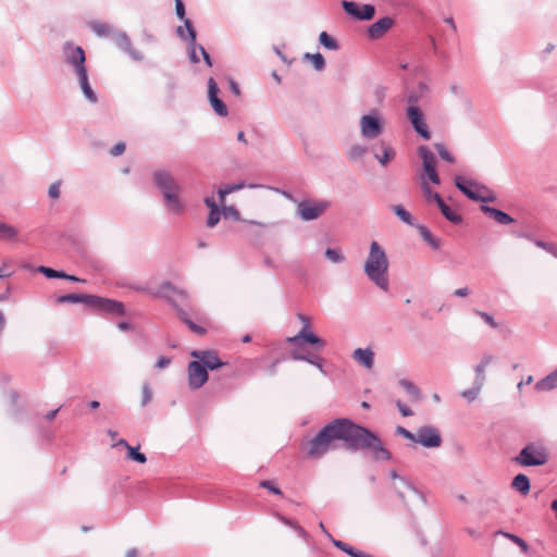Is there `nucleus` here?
Here are the masks:
<instances>
[{"label": "nucleus", "instance_id": "obj_48", "mask_svg": "<svg viewBox=\"0 0 557 557\" xmlns=\"http://www.w3.org/2000/svg\"><path fill=\"white\" fill-rule=\"evenodd\" d=\"M83 294H67L60 296L58 298V302H72V304H78L82 300Z\"/></svg>", "mask_w": 557, "mask_h": 557}, {"label": "nucleus", "instance_id": "obj_25", "mask_svg": "<svg viewBox=\"0 0 557 557\" xmlns=\"http://www.w3.org/2000/svg\"><path fill=\"white\" fill-rule=\"evenodd\" d=\"M511 486L522 495H528L530 492V480L525 474L520 473L513 478Z\"/></svg>", "mask_w": 557, "mask_h": 557}, {"label": "nucleus", "instance_id": "obj_19", "mask_svg": "<svg viewBox=\"0 0 557 557\" xmlns=\"http://www.w3.org/2000/svg\"><path fill=\"white\" fill-rule=\"evenodd\" d=\"M481 210L499 224L507 225L513 222V219L502 210L488 206H482Z\"/></svg>", "mask_w": 557, "mask_h": 557}, {"label": "nucleus", "instance_id": "obj_16", "mask_svg": "<svg viewBox=\"0 0 557 557\" xmlns=\"http://www.w3.org/2000/svg\"><path fill=\"white\" fill-rule=\"evenodd\" d=\"M219 87L213 78L208 81V96L210 103L216 114L225 116L227 114V108L224 102L218 97Z\"/></svg>", "mask_w": 557, "mask_h": 557}, {"label": "nucleus", "instance_id": "obj_28", "mask_svg": "<svg viewBox=\"0 0 557 557\" xmlns=\"http://www.w3.org/2000/svg\"><path fill=\"white\" fill-rule=\"evenodd\" d=\"M492 361H493V357L492 356H485L482 359V361L475 368L476 381H478L480 386L483 385L484 380H485V375H484L485 369H486L487 366H490L492 363Z\"/></svg>", "mask_w": 557, "mask_h": 557}, {"label": "nucleus", "instance_id": "obj_41", "mask_svg": "<svg viewBox=\"0 0 557 557\" xmlns=\"http://www.w3.org/2000/svg\"><path fill=\"white\" fill-rule=\"evenodd\" d=\"M39 272L45 274L47 277H50V278H62V277H66V274L64 272H61V271H57V270H53L51 268H47V267H39Z\"/></svg>", "mask_w": 557, "mask_h": 557}, {"label": "nucleus", "instance_id": "obj_10", "mask_svg": "<svg viewBox=\"0 0 557 557\" xmlns=\"http://www.w3.org/2000/svg\"><path fill=\"white\" fill-rule=\"evenodd\" d=\"M207 381V369L198 360L191 361L188 364V384L190 388H200Z\"/></svg>", "mask_w": 557, "mask_h": 557}, {"label": "nucleus", "instance_id": "obj_33", "mask_svg": "<svg viewBox=\"0 0 557 557\" xmlns=\"http://www.w3.org/2000/svg\"><path fill=\"white\" fill-rule=\"evenodd\" d=\"M185 30H187L189 42L196 41V30L188 18H184V27L180 26L177 29V33L182 38H184Z\"/></svg>", "mask_w": 557, "mask_h": 557}, {"label": "nucleus", "instance_id": "obj_20", "mask_svg": "<svg viewBox=\"0 0 557 557\" xmlns=\"http://www.w3.org/2000/svg\"><path fill=\"white\" fill-rule=\"evenodd\" d=\"M374 157L382 165H386L395 157L394 149L385 143H380L374 152Z\"/></svg>", "mask_w": 557, "mask_h": 557}, {"label": "nucleus", "instance_id": "obj_5", "mask_svg": "<svg viewBox=\"0 0 557 557\" xmlns=\"http://www.w3.org/2000/svg\"><path fill=\"white\" fill-rule=\"evenodd\" d=\"M389 476L394 481L393 488L398 493L400 499L406 504L423 502V496L405 479L398 476L395 470L389 472Z\"/></svg>", "mask_w": 557, "mask_h": 557}, {"label": "nucleus", "instance_id": "obj_59", "mask_svg": "<svg viewBox=\"0 0 557 557\" xmlns=\"http://www.w3.org/2000/svg\"><path fill=\"white\" fill-rule=\"evenodd\" d=\"M396 432L397 434H400L403 435L404 437L410 440V441H413L414 442V437H416V434L411 433L410 431H408L407 429L403 428V426H398L396 429Z\"/></svg>", "mask_w": 557, "mask_h": 557}, {"label": "nucleus", "instance_id": "obj_58", "mask_svg": "<svg viewBox=\"0 0 557 557\" xmlns=\"http://www.w3.org/2000/svg\"><path fill=\"white\" fill-rule=\"evenodd\" d=\"M48 194L53 199L59 198V196H60V184L59 183H53L52 185H50Z\"/></svg>", "mask_w": 557, "mask_h": 557}, {"label": "nucleus", "instance_id": "obj_2", "mask_svg": "<svg viewBox=\"0 0 557 557\" xmlns=\"http://www.w3.org/2000/svg\"><path fill=\"white\" fill-rule=\"evenodd\" d=\"M364 273L381 289H388V259L377 242H372L364 263Z\"/></svg>", "mask_w": 557, "mask_h": 557}, {"label": "nucleus", "instance_id": "obj_49", "mask_svg": "<svg viewBox=\"0 0 557 557\" xmlns=\"http://www.w3.org/2000/svg\"><path fill=\"white\" fill-rule=\"evenodd\" d=\"M222 206V214L224 218H234L235 220L239 219V213L234 207H227L225 206V202Z\"/></svg>", "mask_w": 557, "mask_h": 557}, {"label": "nucleus", "instance_id": "obj_50", "mask_svg": "<svg viewBox=\"0 0 557 557\" xmlns=\"http://www.w3.org/2000/svg\"><path fill=\"white\" fill-rule=\"evenodd\" d=\"M259 485L275 495H282V491L270 480L261 481Z\"/></svg>", "mask_w": 557, "mask_h": 557}, {"label": "nucleus", "instance_id": "obj_46", "mask_svg": "<svg viewBox=\"0 0 557 557\" xmlns=\"http://www.w3.org/2000/svg\"><path fill=\"white\" fill-rule=\"evenodd\" d=\"M421 187H422L425 198L429 201L434 200V195H438L437 193H434L431 190L429 183H428V178H425V176H421Z\"/></svg>", "mask_w": 557, "mask_h": 557}, {"label": "nucleus", "instance_id": "obj_57", "mask_svg": "<svg viewBox=\"0 0 557 557\" xmlns=\"http://www.w3.org/2000/svg\"><path fill=\"white\" fill-rule=\"evenodd\" d=\"M185 321V323L189 326V329L199 334V335H203L206 333V330L202 327V326H199L197 324H195L194 322L187 320V319H183Z\"/></svg>", "mask_w": 557, "mask_h": 557}, {"label": "nucleus", "instance_id": "obj_15", "mask_svg": "<svg viewBox=\"0 0 557 557\" xmlns=\"http://www.w3.org/2000/svg\"><path fill=\"white\" fill-rule=\"evenodd\" d=\"M407 116L413 125L417 133H419L424 139H430L431 134L423 120L421 110L417 107L410 106L407 110Z\"/></svg>", "mask_w": 557, "mask_h": 557}, {"label": "nucleus", "instance_id": "obj_38", "mask_svg": "<svg viewBox=\"0 0 557 557\" xmlns=\"http://www.w3.org/2000/svg\"><path fill=\"white\" fill-rule=\"evenodd\" d=\"M276 517H277V519H278L280 521H282L284 524H286V525H288V527L293 528V529H294V530H295V531H296L300 536H302V537H306V536H307V532H306V530H305L302 527H300L296 521H293V520H290V519H287V518H285V517H283V516H281V515H278V513L276 515Z\"/></svg>", "mask_w": 557, "mask_h": 557}, {"label": "nucleus", "instance_id": "obj_37", "mask_svg": "<svg viewBox=\"0 0 557 557\" xmlns=\"http://www.w3.org/2000/svg\"><path fill=\"white\" fill-rule=\"evenodd\" d=\"M419 232L421 237L434 249H438L441 247V242L434 238L431 232L425 226H420Z\"/></svg>", "mask_w": 557, "mask_h": 557}, {"label": "nucleus", "instance_id": "obj_55", "mask_svg": "<svg viewBox=\"0 0 557 557\" xmlns=\"http://www.w3.org/2000/svg\"><path fill=\"white\" fill-rule=\"evenodd\" d=\"M198 51L196 41L189 42V58L194 63L199 62Z\"/></svg>", "mask_w": 557, "mask_h": 557}, {"label": "nucleus", "instance_id": "obj_44", "mask_svg": "<svg viewBox=\"0 0 557 557\" xmlns=\"http://www.w3.org/2000/svg\"><path fill=\"white\" fill-rule=\"evenodd\" d=\"M127 453V457L132 460H135L139 463H145L147 461L146 456L132 446L128 447Z\"/></svg>", "mask_w": 557, "mask_h": 557}, {"label": "nucleus", "instance_id": "obj_64", "mask_svg": "<svg viewBox=\"0 0 557 557\" xmlns=\"http://www.w3.org/2000/svg\"><path fill=\"white\" fill-rule=\"evenodd\" d=\"M205 203L209 208L210 211L219 209L218 203L215 202V200L212 197H207L205 199Z\"/></svg>", "mask_w": 557, "mask_h": 557}, {"label": "nucleus", "instance_id": "obj_31", "mask_svg": "<svg viewBox=\"0 0 557 557\" xmlns=\"http://www.w3.org/2000/svg\"><path fill=\"white\" fill-rule=\"evenodd\" d=\"M399 384L408 393V395L410 396V400L418 401L420 399V392L418 387L414 386L411 382L407 380H401Z\"/></svg>", "mask_w": 557, "mask_h": 557}, {"label": "nucleus", "instance_id": "obj_35", "mask_svg": "<svg viewBox=\"0 0 557 557\" xmlns=\"http://www.w3.org/2000/svg\"><path fill=\"white\" fill-rule=\"evenodd\" d=\"M17 230L12 225L1 223L0 225V239H15L17 237Z\"/></svg>", "mask_w": 557, "mask_h": 557}, {"label": "nucleus", "instance_id": "obj_11", "mask_svg": "<svg viewBox=\"0 0 557 557\" xmlns=\"http://www.w3.org/2000/svg\"><path fill=\"white\" fill-rule=\"evenodd\" d=\"M414 442L424 447H438L442 443V437L435 428L423 426L417 431Z\"/></svg>", "mask_w": 557, "mask_h": 557}, {"label": "nucleus", "instance_id": "obj_8", "mask_svg": "<svg viewBox=\"0 0 557 557\" xmlns=\"http://www.w3.org/2000/svg\"><path fill=\"white\" fill-rule=\"evenodd\" d=\"M418 154L422 160V166L425 178L432 182L434 185L441 184L440 175L436 171V158L434 153L426 147L420 146L418 148Z\"/></svg>", "mask_w": 557, "mask_h": 557}, {"label": "nucleus", "instance_id": "obj_7", "mask_svg": "<svg viewBox=\"0 0 557 557\" xmlns=\"http://www.w3.org/2000/svg\"><path fill=\"white\" fill-rule=\"evenodd\" d=\"M330 203L325 200H305L298 203L297 212L305 221L320 218L329 208Z\"/></svg>", "mask_w": 557, "mask_h": 557}, {"label": "nucleus", "instance_id": "obj_1", "mask_svg": "<svg viewBox=\"0 0 557 557\" xmlns=\"http://www.w3.org/2000/svg\"><path fill=\"white\" fill-rule=\"evenodd\" d=\"M341 446L354 449L368 448L376 460L391 458L388 450L372 432L348 419H336L327 423L313 438L302 443V449L313 459L321 458Z\"/></svg>", "mask_w": 557, "mask_h": 557}, {"label": "nucleus", "instance_id": "obj_56", "mask_svg": "<svg viewBox=\"0 0 557 557\" xmlns=\"http://www.w3.org/2000/svg\"><path fill=\"white\" fill-rule=\"evenodd\" d=\"M125 148H126V146L124 143H117L116 145H114L111 148L110 153L114 157H117L125 151Z\"/></svg>", "mask_w": 557, "mask_h": 557}, {"label": "nucleus", "instance_id": "obj_42", "mask_svg": "<svg viewBox=\"0 0 557 557\" xmlns=\"http://www.w3.org/2000/svg\"><path fill=\"white\" fill-rule=\"evenodd\" d=\"M101 298L102 297L95 296V295H84L83 294L81 302H83L91 308L98 309Z\"/></svg>", "mask_w": 557, "mask_h": 557}, {"label": "nucleus", "instance_id": "obj_12", "mask_svg": "<svg viewBox=\"0 0 557 557\" xmlns=\"http://www.w3.org/2000/svg\"><path fill=\"white\" fill-rule=\"evenodd\" d=\"M342 5L347 14L361 21L371 20L375 13V9L371 4H363L360 7L352 1H343Z\"/></svg>", "mask_w": 557, "mask_h": 557}, {"label": "nucleus", "instance_id": "obj_60", "mask_svg": "<svg viewBox=\"0 0 557 557\" xmlns=\"http://www.w3.org/2000/svg\"><path fill=\"white\" fill-rule=\"evenodd\" d=\"M176 14L181 20L185 18V7L182 0H175Z\"/></svg>", "mask_w": 557, "mask_h": 557}, {"label": "nucleus", "instance_id": "obj_53", "mask_svg": "<svg viewBox=\"0 0 557 557\" xmlns=\"http://www.w3.org/2000/svg\"><path fill=\"white\" fill-rule=\"evenodd\" d=\"M141 395V406H146L152 399V392L147 384L143 386Z\"/></svg>", "mask_w": 557, "mask_h": 557}, {"label": "nucleus", "instance_id": "obj_22", "mask_svg": "<svg viewBox=\"0 0 557 557\" xmlns=\"http://www.w3.org/2000/svg\"><path fill=\"white\" fill-rule=\"evenodd\" d=\"M434 201H436L437 206L441 209V212L443 215L453 223H459L461 222V215L456 212L455 210L450 209L442 199L440 195H434Z\"/></svg>", "mask_w": 557, "mask_h": 557}, {"label": "nucleus", "instance_id": "obj_45", "mask_svg": "<svg viewBox=\"0 0 557 557\" xmlns=\"http://www.w3.org/2000/svg\"><path fill=\"white\" fill-rule=\"evenodd\" d=\"M504 536H506L511 542L517 544L522 549L523 553L528 552L529 546H528L527 542L524 540H522L521 537H519V536H517L515 534H510V533H504Z\"/></svg>", "mask_w": 557, "mask_h": 557}, {"label": "nucleus", "instance_id": "obj_34", "mask_svg": "<svg viewBox=\"0 0 557 557\" xmlns=\"http://www.w3.org/2000/svg\"><path fill=\"white\" fill-rule=\"evenodd\" d=\"M185 30H187L189 42L196 41V30L188 18H184V27L180 26L177 29V33L182 38H184Z\"/></svg>", "mask_w": 557, "mask_h": 557}, {"label": "nucleus", "instance_id": "obj_47", "mask_svg": "<svg viewBox=\"0 0 557 557\" xmlns=\"http://www.w3.org/2000/svg\"><path fill=\"white\" fill-rule=\"evenodd\" d=\"M221 210L220 209H216V210H211L209 212V215H208V219H207V225L209 227H213L215 226L219 221H220V214H221Z\"/></svg>", "mask_w": 557, "mask_h": 557}, {"label": "nucleus", "instance_id": "obj_18", "mask_svg": "<svg viewBox=\"0 0 557 557\" xmlns=\"http://www.w3.org/2000/svg\"><path fill=\"white\" fill-rule=\"evenodd\" d=\"M69 49L71 51L67 53V61L75 66L76 74H79L81 69L85 67V52L81 47L72 48L69 46Z\"/></svg>", "mask_w": 557, "mask_h": 557}, {"label": "nucleus", "instance_id": "obj_54", "mask_svg": "<svg viewBox=\"0 0 557 557\" xmlns=\"http://www.w3.org/2000/svg\"><path fill=\"white\" fill-rule=\"evenodd\" d=\"M475 313L481 319H483L488 325H491L493 329H496L498 326V324L496 323V321L494 320V318L491 314L483 312V311H475Z\"/></svg>", "mask_w": 557, "mask_h": 557}, {"label": "nucleus", "instance_id": "obj_52", "mask_svg": "<svg viewBox=\"0 0 557 557\" xmlns=\"http://www.w3.org/2000/svg\"><path fill=\"white\" fill-rule=\"evenodd\" d=\"M364 153H366V148L358 146V145L352 146L349 150V157L351 159H358V158L362 157Z\"/></svg>", "mask_w": 557, "mask_h": 557}, {"label": "nucleus", "instance_id": "obj_43", "mask_svg": "<svg viewBox=\"0 0 557 557\" xmlns=\"http://www.w3.org/2000/svg\"><path fill=\"white\" fill-rule=\"evenodd\" d=\"M435 149L437 150L440 157L443 160H445L449 163L455 162V158L453 157V154L447 150V148L443 144H435Z\"/></svg>", "mask_w": 557, "mask_h": 557}, {"label": "nucleus", "instance_id": "obj_39", "mask_svg": "<svg viewBox=\"0 0 557 557\" xmlns=\"http://www.w3.org/2000/svg\"><path fill=\"white\" fill-rule=\"evenodd\" d=\"M90 28L98 35V36H108L111 32V27L102 22H91Z\"/></svg>", "mask_w": 557, "mask_h": 557}, {"label": "nucleus", "instance_id": "obj_17", "mask_svg": "<svg viewBox=\"0 0 557 557\" xmlns=\"http://www.w3.org/2000/svg\"><path fill=\"white\" fill-rule=\"evenodd\" d=\"M393 20L391 17H382L375 23H373L369 29L368 34L371 39H379L381 38L392 26H393Z\"/></svg>", "mask_w": 557, "mask_h": 557}, {"label": "nucleus", "instance_id": "obj_63", "mask_svg": "<svg viewBox=\"0 0 557 557\" xmlns=\"http://www.w3.org/2000/svg\"><path fill=\"white\" fill-rule=\"evenodd\" d=\"M170 362H171L170 358L162 356L158 359L156 367L159 369H163V368L168 367L170 364Z\"/></svg>", "mask_w": 557, "mask_h": 557}, {"label": "nucleus", "instance_id": "obj_6", "mask_svg": "<svg viewBox=\"0 0 557 557\" xmlns=\"http://www.w3.org/2000/svg\"><path fill=\"white\" fill-rule=\"evenodd\" d=\"M547 459L545 448L534 444L527 445L516 458L517 462L524 467L542 466L547 462Z\"/></svg>", "mask_w": 557, "mask_h": 557}, {"label": "nucleus", "instance_id": "obj_4", "mask_svg": "<svg viewBox=\"0 0 557 557\" xmlns=\"http://www.w3.org/2000/svg\"><path fill=\"white\" fill-rule=\"evenodd\" d=\"M455 185L471 200L482 202H494L496 200L495 194L487 187L467 181L461 176L455 177Z\"/></svg>", "mask_w": 557, "mask_h": 557}, {"label": "nucleus", "instance_id": "obj_14", "mask_svg": "<svg viewBox=\"0 0 557 557\" xmlns=\"http://www.w3.org/2000/svg\"><path fill=\"white\" fill-rule=\"evenodd\" d=\"M191 357L196 358L198 362L209 370H215L225 364L213 350H194Z\"/></svg>", "mask_w": 557, "mask_h": 557}, {"label": "nucleus", "instance_id": "obj_29", "mask_svg": "<svg viewBox=\"0 0 557 557\" xmlns=\"http://www.w3.org/2000/svg\"><path fill=\"white\" fill-rule=\"evenodd\" d=\"M333 544L337 548H339L341 550L347 553L348 555H350L352 557H372L371 555H368V554H364L362 552L356 550L354 547H351L350 545H348L345 542H342V541H338V540H334Z\"/></svg>", "mask_w": 557, "mask_h": 557}, {"label": "nucleus", "instance_id": "obj_40", "mask_svg": "<svg viewBox=\"0 0 557 557\" xmlns=\"http://www.w3.org/2000/svg\"><path fill=\"white\" fill-rule=\"evenodd\" d=\"M243 187L242 184L239 185H227L223 188H220L219 191H218V195H219V200H220V205H223L225 202V197L235 191V190H238Z\"/></svg>", "mask_w": 557, "mask_h": 557}, {"label": "nucleus", "instance_id": "obj_51", "mask_svg": "<svg viewBox=\"0 0 557 557\" xmlns=\"http://www.w3.org/2000/svg\"><path fill=\"white\" fill-rule=\"evenodd\" d=\"M325 257L332 262H341L344 259L337 250L332 248L326 249Z\"/></svg>", "mask_w": 557, "mask_h": 557}, {"label": "nucleus", "instance_id": "obj_26", "mask_svg": "<svg viewBox=\"0 0 557 557\" xmlns=\"http://www.w3.org/2000/svg\"><path fill=\"white\" fill-rule=\"evenodd\" d=\"M557 387V369L544 377L543 380L539 381L535 385V388L537 391H550L553 388Z\"/></svg>", "mask_w": 557, "mask_h": 557}, {"label": "nucleus", "instance_id": "obj_13", "mask_svg": "<svg viewBox=\"0 0 557 557\" xmlns=\"http://www.w3.org/2000/svg\"><path fill=\"white\" fill-rule=\"evenodd\" d=\"M299 319L304 322V326L296 336L289 337L288 342L296 344L300 339H304L305 342H307L311 345H317L319 347H323L324 342L310 330L308 318L302 314H299Z\"/></svg>", "mask_w": 557, "mask_h": 557}, {"label": "nucleus", "instance_id": "obj_27", "mask_svg": "<svg viewBox=\"0 0 557 557\" xmlns=\"http://www.w3.org/2000/svg\"><path fill=\"white\" fill-rule=\"evenodd\" d=\"M162 290L166 294V296L171 300H175L177 298H181V299L187 298V293L185 290L173 286L171 283L163 284Z\"/></svg>", "mask_w": 557, "mask_h": 557}, {"label": "nucleus", "instance_id": "obj_3", "mask_svg": "<svg viewBox=\"0 0 557 557\" xmlns=\"http://www.w3.org/2000/svg\"><path fill=\"white\" fill-rule=\"evenodd\" d=\"M154 181L163 193L168 210L174 213H181L182 205L178 199L180 187L171 174L164 171H158L154 173Z\"/></svg>", "mask_w": 557, "mask_h": 557}, {"label": "nucleus", "instance_id": "obj_32", "mask_svg": "<svg viewBox=\"0 0 557 557\" xmlns=\"http://www.w3.org/2000/svg\"><path fill=\"white\" fill-rule=\"evenodd\" d=\"M319 42L329 50H337L339 48L337 41L326 32L320 34Z\"/></svg>", "mask_w": 557, "mask_h": 557}, {"label": "nucleus", "instance_id": "obj_62", "mask_svg": "<svg viewBox=\"0 0 557 557\" xmlns=\"http://www.w3.org/2000/svg\"><path fill=\"white\" fill-rule=\"evenodd\" d=\"M480 385L476 389H468V391H463L462 392V397L469 399V400H473L476 398L478 394H479V389H480Z\"/></svg>", "mask_w": 557, "mask_h": 557}, {"label": "nucleus", "instance_id": "obj_30", "mask_svg": "<svg viewBox=\"0 0 557 557\" xmlns=\"http://www.w3.org/2000/svg\"><path fill=\"white\" fill-rule=\"evenodd\" d=\"M304 59L309 61L317 71H322L325 66V60L321 53H305Z\"/></svg>", "mask_w": 557, "mask_h": 557}, {"label": "nucleus", "instance_id": "obj_36", "mask_svg": "<svg viewBox=\"0 0 557 557\" xmlns=\"http://www.w3.org/2000/svg\"><path fill=\"white\" fill-rule=\"evenodd\" d=\"M393 211L404 223L409 225L413 224L411 214L401 205L394 206Z\"/></svg>", "mask_w": 557, "mask_h": 557}, {"label": "nucleus", "instance_id": "obj_61", "mask_svg": "<svg viewBox=\"0 0 557 557\" xmlns=\"http://www.w3.org/2000/svg\"><path fill=\"white\" fill-rule=\"evenodd\" d=\"M396 406L398 407L400 413L404 417H409V416L413 414V412L406 405H404L400 400L396 401Z\"/></svg>", "mask_w": 557, "mask_h": 557}, {"label": "nucleus", "instance_id": "obj_21", "mask_svg": "<svg viewBox=\"0 0 557 557\" xmlns=\"http://www.w3.org/2000/svg\"><path fill=\"white\" fill-rule=\"evenodd\" d=\"M98 310L114 313L117 315L124 314V305L120 301L112 300L109 298H101Z\"/></svg>", "mask_w": 557, "mask_h": 557}, {"label": "nucleus", "instance_id": "obj_23", "mask_svg": "<svg viewBox=\"0 0 557 557\" xmlns=\"http://www.w3.org/2000/svg\"><path fill=\"white\" fill-rule=\"evenodd\" d=\"M78 76V81H79V85H81V88L85 95V97L90 101V102H96L97 101V96L96 94L94 92V90L91 89L89 83H88V77H87V70L86 67H82L81 69V73L77 74Z\"/></svg>", "mask_w": 557, "mask_h": 557}, {"label": "nucleus", "instance_id": "obj_9", "mask_svg": "<svg viewBox=\"0 0 557 557\" xmlns=\"http://www.w3.org/2000/svg\"><path fill=\"white\" fill-rule=\"evenodd\" d=\"M361 134L367 139L376 138L383 129V123L376 113L363 115L360 120Z\"/></svg>", "mask_w": 557, "mask_h": 557}, {"label": "nucleus", "instance_id": "obj_24", "mask_svg": "<svg viewBox=\"0 0 557 557\" xmlns=\"http://www.w3.org/2000/svg\"><path fill=\"white\" fill-rule=\"evenodd\" d=\"M373 357L374 354L370 349L358 348L354 351V359L367 369L373 367Z\"/></svg>", "mask_w": 557, "mask_h": 557}]
</instances>
